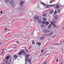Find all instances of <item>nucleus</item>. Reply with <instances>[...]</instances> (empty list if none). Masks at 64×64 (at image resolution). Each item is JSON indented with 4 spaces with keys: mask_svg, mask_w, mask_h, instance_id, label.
Wrapping results in <instances>:
<instances>
[{
    "mask_svg": "<svg viewBox=\"0 0 64 64\" xmlns=\"http://www.w3.org/2000/svg\"><path fill=\"white\" fill-rule=\"evenodd\" d=\"M28 62L30 64L31 62V59L29 58H26V60H25V64H26V62Z\"/></svg>",
    "mask_w": 64,
    "mask_h": 64,
    "instance_id": "obj_1",
    "label": "nucleus"
},
{
    "mask_svg": "<svg viewBox=\"0 0 64 64\" xmlns=\"http://www.w3.org/2000/svg\"><path fill=\"white\" fill-rule=\"evenodd\" d=\"M44 33H48L49 32H50V30H44Z\"/></svg>",
    "mask_w": 64,
    "mask_h": 64,
    "instance_id": "obj_2",
    "label": "nucleus"
},
{
    "mask_svg": "<svg viewBox=\"0 0 64 64\" xmlns=\"http://www.w3.org/2000/svg\"><path fill=\"white\" fill-rule=\"evenodd\" d=\"M34 19L37 20L39 19V16H34Z\"/></svg>",
    "mask_w": 64,
    "mask_h": 64,
    "instance_id": "obj_3",
    "label": "nucleus"
},
{
    "mask_svg": "<svg viewBox=\"0 0 64 64\" xmlns=\"http://www.w3.org/2000/svg\"><path fill=\"white\" fill-rule=\"evenodd\" d=\"M37 22L38 23H40L42 22V20L40 19H39L37 20Z\"/></svg>",
    "mask_w": 64,
    "mask_h": 64,
    "instance_id": "obj_4",
    "label": "nucleus"
},
{
    "mask_svg": "<svg viewBox=\"0 0 64 64\" xmlns=\"http://www.w3.org/2000/svg\"><path fill=\"white\" fill-rule=\"evenodd\" d=\"M54 19L55 20H57L58 19V16L57 15H55L54 16Z\"/></svg>",
    "mask_w": 64,
    "mask_h": 64,
    "instance_id": "obj_5",
    "label": "nucleus"
},
{
    "mask_svg": "<svg viewBox=\"0 0 64 64\" xmlns=\"http://www.w3.org/2000/svg\"><path fill=\"white\" fill-rule=\"evenodd\" d=\"M23 4H24V2L23 1H22L20 2V6H22V5H23Z\"/></svg>",
    "mask_w": 64,
    "mask_h": 64,
    "instance_id": "obj_6",
    "label": "nucleus"
},
{
    "mask_svg": "<svg viewBox=\"0 0 64 64\" xmlns=\"http://www.w3.org/2000/svg\"><path fill=\"white\" fill-rule=\"evenodd\" d=\"M52 27V24H50L49 25H48V29H50Z\"/></svg>",
    "mask_w": 64,
    "mask_h": 64,
    "instance_id": "obj_7",
    "label": "nucleus"
},
{
    "mask_svg": "<svg viewBox=\"0 0 64 64\" xmlns=\"http://www.w3.org/2000/svg\"><path fill=\"white\" fill-rule=\"evenodd\" d=\"M14 60H13V59L12 58L11 59H10L9 61V62H10V63L13 62Z\"/></svg>",
    "mask_w": 64,
    "mask_h": 64,
    "instance_id": "obj_8",
    "label": "nucleus"
},
{
    "mask_svg": "<svg viewBox=\"0 0 64 64\" xmlns=\"http://www.w3.org/2000/svg\"><path fill=\"white\" fill-rule=\"evenodd\" d=\"M44 7L46 8H49V6L48 4H45L44 6Z\"/></svg>",
    "mask_w": 64,
    "mask_h": 64,
    "instance_id": "obj_9",
    "label": "nucleus"
},
{
    "mask_svg": "<svg viewBox=\"0 0 64 64\" xmlns=\"http://www.w3.org/2000/svg\"><path fill=\"white\" fill-rule=\"evenodd\" d=\"M54 12V10H52L49 12V14H52Z\"/></svg>",
    "mask_w": 64,
    "mask_h": 64,
    "instance_id": "obj_10",
    "label": "nucleus"
},
{
    "mask_svg": "<svg viewBox=\"0 0 64 64\" xmlns=\"http://www.w3.org/2000/svg\"><path fill=\"white\" fill-rule=\"evenodd\" d=\"M18 57V56L16 55H15L14 56V58H16H16Z\"/></svg>",
    "mask_w": 64,
    "mask_h": 64,
    "instance_id": "obj_11",
    "label": "nucleus"
},
{
    "mask_svg": "<svg viewBox=\"0 0 64 64\" xmlns=\"http://www.w3.org/2000/svg\"><path fill=\"white\" fill-rule=\"evenodd\" d=\"M42 20L43 21H46L47 20V18H42Z\"/></svg>",
    "mask_w": 64,
    "mask_h": 64,
    "instance_id": "obj_12",
    "label": "nucleus"
},
{
    "mask_svg": "<svg viewBox=\"0 0 64 64\" xmlns=\"http://www.w3.org/2000/svg\"><path fill=\"white\" fill-rule=\"evenodd\" d=\"M9 56H8L6 57V60H7V61H8L9 60Z\"/></svg>",
    "mask_w": 64,
    "mask_h": 64,
    "instance_id": "obj_13",
    "label": "nucleus"
},
{
    "mask_svg": "<svg viewBox=\"0 0 64 64\" xmlns=\"http://www.w3.org/2000/svg\"><path fill=\"white\" fill-rule=\"evenodd\" d=\"M60 6H59V5L58 4H57V5H56V8H59L60 7Z\"/></svg>",
    "mask_w": 64,
    "mask_h": 64,
    "instance_id": "obj_14",
    "label": "nucleus"
},
{
    "mask_svg": "<svg viewBox=\"0 0 64 64\" xmlns=\"http://www.w3.org/2000/svg\"><path fill=\"white\" fill-rule=\"evenodd\" d=\"M21 51L23 53H25V51L24 50H22Z\"/></svg>",
    "mask_w": 64,
    "mask_h": 64,
    "instance_id": "obj_15",
    "label": "nucleus"
},
{
    "mask_svg": "<svg viewBox=\"0 0 64 64\" xmlns=\"http://www.w3.org/2000/svg\"><path fill=\"white\" fill-rule=\"evenodd\" d=\"M43 17H46L47 16V14H44L43 16Z\"/></svg>",
    "mask_w": 64,
    "mask_h": 64,
    "instance_id": "obj_16",
    "label": "nucleus"
},
{
    "mask_svg": "<svg viewBox=\"0 0 64 64\" xmlns=\"http://www.w3.org/2000/svg\"><path fill=\"white\" fill-rule=\"evenodd\" d=\"M37 44L39 45V46H40L41 45V43L40 42H38L37 43Z\"/></svg>",
    "mask_w": 64,
    "mask_h": 64,
    "instance_id": "obj_17",
    "label": "nucleus"
},
{
    "mask_svg": "<svg viewBox=\"0 0 64 64\" xmlns=\"http://www.w3.org/2000/svg\"><path fill=\"white\" fill-rule=\"evenodd\" d=\"M18 55H21L22 54V52H19L18 53Z\"/></svg>",
    "mask_w": 64,
    "mask_h": 64,
    "instance_id": "obj_18",
    "label": "nucleus"
},
{
    "mask_svg": "<svg viewBox=\"0 0 64 64\" xmlns=\"http://www.w3.org/2000/svg\"><path fill=\"white\" fill-rule=\"evenodd\" d=\"M49 24V22H47L46 24V26H47V25H48Z\"/></svg>",
    "mask_w": 64,
    "mask_h": 64,
    "instance_id": "obj_19",
    "label": "nucleus"
},
{
    "mask_svg": "<svg viewBox=\"0 0 64 64\" xmlns=\"http://www.w3.org/2000/svg\"><path fill=\"white\" fill-rule=\"evenodd\" d=\"M41 27H45V25H44V24H43L41 25Z\"/></svg>",
    "mask_w": 64,
    "mask_h": 64,
    "instance_id": "obj_20",
    "label": "nucleus"
},
{
    "mask_svg": "<svg viewBox=\"0 0 64 64\" xmlns=\"http://www.w3.org/2000/svg\"><path fill=\"white\" fill-rule=\"evenodd\" d=\"M44 36H43L42 37H41L40 39V40H42V39H44Z\"/></svg>",
    "mask_w": 64,
    "mask_h": 64,
    "instance_id": "obj_21",
    "label": "nucleus"
},
{
    "mask_svg": "<svg viewBox=\"0 0 64 64\" xmlns=\"http://www.w3.org/2000/svg\"><path fill=\"white\" fill-rule=\"evenodd\" d=\"M42 36H43V37H44H44L45 36H46V34H43L42 35Z\"/></svg>",
    "mask_w": 64,
    "mask_h": 64,
    "instance_id": "obj_22",
    "label": "nucleus"
},
{
    "mask_svg": "<svg viewBox=\"0 0 64 64\" xmlns=\"http://www.w3.org/2000/svg\"><path fill=\"white\" fill-rule=\"evenodd\" d=\"M42 24H45V23H46V22L42 21Z\"/></svg>",
    "mask_w": 64,
    "mask_h": 64,
    "instance_id": "obj_23",
    "label": "nucleus"
},
{
    "mask_svg": "<svg viewBox=\"0 0 64 64\" xmlns=\"http://www.w3.org/2000/svg\"><path fill=\"white\" fill-rule=\"evenodd\" d=\"M53 22L54 23V24H55V23H56V21H55V20H53Z\"/></svg>",
    "mask_w": 64,
    "mask_h": 64,
    "instance_id": "obj_24",
    "label": "nucleus"
},
{
    "mask_svg": "<svg viewBox=\"0 0 64 64\" xmlns=\"http://www.w3.org/2000/svg\"><path fill=\"white\" fill-rule=\"evenodd\" d=\"M53 32H52L49 34V35H52V34H53Z\"/></svg>",
    "mask_w": 64,
    "mask_h": 64,
    "instance_id": "obj_25",
    "label": "nucleus"
},
{
    "mask_svg": "<svg viewBox=\"0 0 64 64\" xmlns=\"http://www.w3.org/2000/svg\"><path fill=\"white\" fill-rule=\"evenodd\" d=\"M5 1H6V2L7 3L9 2V0H5Z\"/></svg>",
    "mask_w": 64,
    "mask_h": 64,
    "instance_id": "obj_26",
    "label": "nucleus"
},
{
    "mask_svg": "<svg viewBox=\"0 0 64 64\" xmlns=\"http://www.w3.org/2000/svg\"><path fill=\"white\" fill-rule=\"evenodd\" d=\"M30 56V55L29 54H27L26 56V57H28L29 56Z\"/></svg>",
    "mask_w": 64,
    "mask_h": 64,
    "instance_id": "obj_27",
    "label": "nucleus"
},
{
    "mask_svg": "<svg viewBox=\"0 0 64 64\" xmlns=\"http://www.w3.org/2000/svg\"><path fill=\"white\" fill-rule=\"evenodd\" d=\"M41 3H42V5H44V6L45 5V4L43 2H41Z\"/></svg>",
    "mask_w": 64,
    "mask_h": 64,
    "instance_id": "obj_28",
    "label": "nucleus"
},
{
    "mask_svg": "<svg viewBox=\"0 0 64 64\" xmlns=\"http://www.w3.org/2000/svg\"><path fill=\"white\" fill-rule=\"evenodd\" d=\"M56 13H57V11H55L54 13V15H55V14H56Z\"/></svg>",
    "mask_w": 64,
    "mask_h": 64,
    "instance_id": "obj_29",
    "label": "nucleus"
},
{
    "mask_svg": "<svg viewBox=\"0 0 64 64\" xmlns=\"http://www.w3.org/2000/svg\"><path fill=\"white\" fill-rule=\"evenodd\" d=\"M7 30V28H5L4 29V31H6V30Z\"/></svg>",
    "mask_w": 64,
    "mask_h": 64,
    "instance_id": "obj_30",
    "label": "nucleus"
},
{
    "mask_svg": "<svg viewBox=\"0 0 64 64\" xmlns=\"http://www.w3.org/2000/svg\"><path fill=\"white\" fill-rule=\"evenodd\" d=\"M4 52H5V51H3V52H2V55L4 53Z\"/></svg>",
    "mask_w": 64,
    "mask_h": 64,
    "instance_id": "obj_31",
    "label": "nucleus"
},
{
    "mask_svg": "<svg viewBox=\"0 0 64 64\" xmlns=\"http://www.w3.org/2000/svg\"><path fill=\"white\" fill-rule=\"evenodd\" d=\"M32 48V47L31 46H30L29 47V49H31Z\"/></svg>",
    "mask_w": 64,
    "mask_h": 64,
    "instance_id": "obj_32",
    "label": "nucleus"
},
{
    "mask_svg": "<svg viewBox=\"0 0 64 64\" xmlns=\"http://www.w3.org/2000/svg\"><path fill=\"white\" fill-rule=\"evenodd\" d=\"M32 44H35V43L34 42V41H33L32 42Z\"/></svg>",
    "mask_w": 64,
    "mask_h": 64,
    "instance_id": "obj_33",
    "label": "nucleus"
},
{
    "mask_svg": "<svg viewBox=\"0 0 64 64\" xmlns=\"http://www.w3.org/2000/svg\"><path fill=\"white\" fill-rule=\"evenodd\" d=\"M43 51H44V50H41V53H43Z\"/></svg>",
    "mask_w": 64,
    "mask_h": 64,
    "instance_id": "obj_34",
    "label": "nucleus"
},
{
    "mask_svg": "<svg viewBox=\"0 0 64 64\" xmlns=\"http://www.w3.org/2000/svg\"><path fill=\"white\" fill-rule=\"evenodd\" d=\"M16 43H17V44H19V42L18 41H17L16 42Z\"/></svg>",
    "mask_w": 64,
    "mask_h": 64,
    "instance_id": "obj_35",
    "label": "nucleus"
},
{
    "mask_svg": "<svg viewBox=\"0 0 64 64\" xmlns=\"http://www.w3.org/2000/svg\"><path fill=\"white\" fill-rule=\"evenodd\" d=\"M54 6V5H51V7H53V6Z\"/></svg>",
    "mask_w": 64,
    "mask_h": 64,
    "instance_id": "obj_36",
    "label": "nucleus"
},
{
    "mask_svg": "<svg viewBox=\"0 0 64 64\" xmlns=\"http://www.w3.org/2000/svg\"><path fill=\"white\" fill-rule=\"evenodd\" d=\"M54 27H56V26L54 24Z\"/></svg>",
    "mask_w": 64,
    "mask_h": 64,
    "instance_id": "obj_37",
    "label": "nucleus"
},
{
    "mask_svg": "<svg viewBox=\"0 0 64 64\" xmlns=\"http://www.w3.org/2000/svg\"><path fill=\"white\" fill-rule=\"evenodd\" d=\"M50 23L52 24V25H53V22H50Z\"/></svg>",
    "mask_w": 64,
    "mask_h": 64,
    "instance_id": "obj_38",
    "label": "nucleus"
},
{
    "mask_svg": "<svg viewBox=\"0 0 64 64\" xmlns=\"http://www.w3.org/2000/svg\"><path fill=\"white\" fill-rule=\"evenodd\" d=\"M63 64V61H62L61 62L60 64Z\"/></svg>",
    "mask_w": 64,
    "mask_h": 64,
    "instance_id": "obj_39",
    "label": "nucleus"
},
{
    "mask_svg": "<svg viewBox=\"0 0 64 64\" xmlns=\"http://www.w3.org/2000/svg\"><path fill=\"white\" fill-rule=\"evenodd\" d=\"M49 54H47L46 56H47V55H49Z\"/></svg>",
    "mask_w": 64,
    "mask_h": 64,
    "instance_id": "obj_40",
    "label": "nucleus"
},
{
    "mask_svg": "<svg viewBox=\"0 0 64 64\" xmlns=\"http://www.w3.org/2000/svg\"><path fill=\"white\" fill-rule=\"evenodd\" d=\"M25 50H26V52H28V50L26 49Z\"/></svg>",
    "mask_w": 64,
    "mask_h": 64,
    "instance_id": "obj_41",
    "label": "nucleus"
},
{
    "mask_svg": "<svg viewBox=\"0 0 64 64\" xmlns=\"http://www.w3.org/2000/svg\"><path fill=\"white\" fill-rule=\"evenodd\" d=\"M0 13H1V14H2V13H3V12L1 11L0 12Z\"/></svg>",
    "mask_w": 64,
    "mask_h": 64,
    "instance_id": "obj_42",
    "label": "nucleus"
},
{
    "mask_svg": "<svg viewBox=\"0 0 64 64\" xmlns=\"http://www.w3.org/2000/svg\"><path fill=\"white\" fill-rule=\"evenodd\" d=\"M58 59H57V60H56V62H58Z\"/></svg>",
    "mask_w": 64,
    "mask_h": 64,
    "instance_id": "obj_43",
    "label": "nucleus"
},
{
    "mask_svg": "<svg viewBox=\"0 0 64 64\" xmlns=\"http://www.w3.org/2000/svg\"><path fill=\"white\" fill-rule=\"evenodd\" d=\"M62 29H63V30H64V27H62Z\"/></svg>",
    "mask_w": 64,
    "mask_h": 64,
    "instance_id": "obj_44",
    "label": "nucleus"
},
{
    "mask_svg": "<svg viewBox=\"0 0 64 64\" xmlns=\"http://www.w3.org/2000/svg\"><path fill=\"white\" fill-rule=\"evenodd\" d=\"M50 3H52V2H51V1H50Z\"/></svg>",
    "mask_w": 64,
    "mask_h": 64,
    "instance_id": "obj_45",
    "label": "nucleus"
},
{
    "mask_svg": "<svg viewBox=\"0 0 64 64\" xmlns=\"http://www.w3.org/2000/svg\"><path fill=\"white\" fill-rule=\"evenodd\" d=\"M64 42V40L63 41V42H62V43H61V44H62V43H63V42Z\"/></svg>",
    "mask_w": 64,
    "mask_h": 64,
    "instance_id": "obj_46",
    "label": "nucleus"
},
{
    "mask_svg": "<svg viewBox=\"0 0 64 64\" xmlns=\"http://www.w3.org/2000/svg\"><path fill=\"white\" fill-rule=\"evenodd\" d=\"M12 8L13 7H14V6H13V5H12Z\"/></svg>",
    "mask_w": 64,
    "mask_h": 64,
    "instance_id": "obj_47",
    "label": "nucleus"
},
{
    "mask_svg": "<svg viewBox=\"0 0 64 64\" xmlns=\"http://www.w3.org/2000/svg\"><path fill=\"white\" fill-rule=\"evenodd\" d=\"M14 48V49H15V48H16L14 47V48Z\"/></svg>",
    "mask_w": 64,
    "mask_h": 64,
    "instance_id": "obj_48",
    "label": "nucleus"
},
{
    "mask_svg": "<svg viewBox=\"0 0 64 64\" xmlns=\"http://www.w3.org/2000/svg\"><path fill=\"white\" fill-rule=\"evenodd\" d=\"M56 45H59V44H56Z\"/></svg>",
    "mask_w": 64,
    "mask_h": 64,
    "instance_id": "obj_49",
    "label": "nucleus"
},
{
    "mask_svg": "<svg viewBox=\"0 0 64 64\" xmlns=\"http://www.w3.org/2000/svg\"><path fill=\"white\" fill-rule=\"evenodd\" d=\"M1 42H0V45H1Z\"/></svg>",
    "mask_w": 64,
    "mask_h": 64,
    "instance_id": "obj_50",
    "label": "nucleus"
},
{
    "mask_svg": "<svg viewBox=\"0 0 64 64\" xmlns=\"http://www.w3.org/2000/svg\"><path fill=\"white\" fill-rule=\"evenodd\" d=\"M60 44H59L58 45H60Z\"/></svg>",
    "mask_w": 64,
    "mask_h": 64,
    "instance_id": "obj_51",
    "label": "nucleus"
},
{
    "mask_svg": "<svg viewBox=\"0 0 64 64\" xmlns=\"http://www.w3.org/2000/svg\"><path fill=\"white\" fill-rule=\"evenodd\" d=\"M5 50V51H7V49H6Z\"/></svg>",
    "mask_w": 64,
    "mask_h": 64,
    "instance_id": "obj_52",
    "label": "nucleus"
},
{
    "mask_svg": "<svg viewBox=\"0 0 64 64\" xmlns=\"http://www.w3.org/2000/svg\"><path fill=\"white\" fill-rule=\"evenodd\" d=\"M55 48L54 47V48H53H53Z\"/></svg>",
    "mask_w": 64,
    "mask_h": 64,
    "instance_id": "obj_53",
    "label": "nucleus"
},
{
    "mask_svg": "<svg viewBox=\"0 0 64 64\" xmlns=\"http://www.w3.org/2000/svg\"><path fill=\"white\" fill-rule=\"evenodd\" d=\"M3 49L2 50V51H3Z\"/></svg>",
    "mask_w": 64,
    "mask_h": 64,
    "instance_id": "obj_54",
    "label": "nucleus"
},
{
    "mask_svg": "<svg viewBox=\"0 0 64 64\" xmlns=\"http://www.w3.org/2000/svg\"><path fill=\"white\" fill-rule=\"evenodd\" d=\"M19 9L20 10V8H19Z\"/></svg>",
    "mask_w": 64,
    "mask_h": 64,
    "instance_id": "obj_55",
    "label": "nucleus"
},
{
    "mask_svg": "<svg viewBox=\"0 0 64 64\" xmlns=\"http://www.w3.org/2000/svg\"><path fill=\"white\" fill-rule=\"evenodd\" d=\"M61 34H62V33Z\"/></svg>",
    "mask_w": 64,
    "mask_h": 64,
    "instance_id": "obj_56",
    "label": "nucleus"
}]
</instances>
